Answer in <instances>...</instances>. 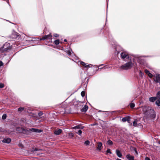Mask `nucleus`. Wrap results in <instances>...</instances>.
<instances>
[{"label":"nucleus","mask_w":160,"mask_h":160,"mask_svg":"<svg viewBox=\"0 0 160 160\" xmlns=\"http://www.w3.org/2000/svg\"><path fill=\"white\" fill-rule=\"evenodd\" d=\"M30 130L33 132H42V130H41L34 128L30 129Z\"/></svg>","instance_id":"obj_4"},{"label":"nucleus","mask_w":160,"mask_h":160,"mask_svg":"<svg viewBox=\"0 0 160 160\" xmlns=\"http://www.w3.org/2000/svg\"><path fill=\"white\" fill-rule=\"evenodd\" d=\"M140 72L141 73H141V71H140Z\"/></svg>","instance_id":"obj_41"},{"label":"nucleus","mask_w":160,"mask_h":160,"mask_svg":"<svg viewBox=\"0 0 160 160\" xmlns=\"http://www.w3.org/2000/svg\"><path fill=\"white\" fill-rule=\"evenodd\" d=\"M52 37V36L51 35H50V34L48 35H46L43 38V39H47L48 38H51Z\"/></svg>","instance_id":"obj_14"},{"label":"nucleus","mask_w":160,"mask_h":160,"mask_svg":"<svg viewBox=\"0 0 160 160\" xmlns=\"http://www.w3.org/2000/svg\"><path fill=\"white\" fill-rule=\"evenodd\" d=\"M116 159V160H122L121 159L118 158H117Z\"/></svg>","instance_id":"obj_38"},{"label":"nucleus","mask_w":160,"mask_h":160,"mask_svg":"<svg viewBox=\"0 0 160 160\" xmlns=\"http://www.w3.org/2000/svg\"><path fill=\"white\" fill-rule=\"evenodd\" d=\"M157 99L156 97H151L149 98V100L150 102H153Z\"/></svg>","instance_id":"obj_12"},{"label":"nucleus","mask_w":160,"mask_h":160,"mask_svg":"<svg viewBox=\"0 0 160 160\" xmlns=\"http://www.w3.org/2000/svg\"><path fill=\"white\" fill-rule=\"evenodd\" d=\"M89 143L90 142L88 140L84 142V144L86 145H88L89 144Z\"/></svg>","instance_id":"obj_23"},{"label":"nucleus","mask_w":160,"mask_h":160,"mask_svg":"<svg viewBox=\"0 0 160 160\" xmlns=\"http://www.w3.org/2000/svg\"><path fill=\"white\" fill-rule=\"evenodd\" d=\"M108 143L109 145H112L113 144L112 142L110 140H109L108 141Z\"/></svg>","instance_id":"obj_19"},{"label":"nucleus","mask_w":160,"mask_h":160,"mask_svg":"<svg viewBox=\"0 0 160 160\" xmlns=\"http://www.w3.org/2000/svg\"><path fill=\"white\" fill-rule=\"evenodd\" d=\"M145 72L147 74H148V73H150V72H149V71L147 69H145Z\"/></svg>","instance_id":"obj_30"},{"label":"nucleus","mask_w":160,"mask_h":160,"mask_svg":"<svg viewBox=\"0 0 160 160\" xmlns=\"http://www.w3.org/2000/svg\"><path fill=\"white\" fill-rule=\"evenodd\" d=\"M121 57L123 59L128 58H129V56L128 54L126 52H122L121 54Z\"/></svg>","instance_id":"obj_3"},{"label":"nucleus","mask_w":160,"mask_h":160,"mask_svg":"<svg viewBox=\"0 0 160 160\" xmlns=\"http://www.w3.org/2000/svg\"><path fill=\"white\" fill-rule=\"evenodd\" d=\"M148 75L149 76V77L150 78H152V77H153L151 73H148Z\"/></svg>","instance_id":"obj_31"},{"label":"nucleus","mask_w":160,"mask_h":160,"mask_svg":"<svg viewBox=\"0 0 160 160\" xmlns=\"http://www.w3.org/2000/svg\"><path fill=\"white\" fill-rule=\"evenodd\" d=\"M4 87V84L2 83H0V88H2Z\"/></svg>","instance_id":"obj_32"},{"label":"nucleus","mask_w":160,"mask_h":160,"mask_svg":"<svg viewBox=\"0 0 160 160\" xmlns=\"http://www.w3.org/2000/svg\"><path fill=\"white\" fill-rule=\"evenodd\" d=\"M134 150H135V152H136V154H137H137H138V153H137V151H136V148H135V149H134Z\"/></svg>","instance_id":"obj_37"},{"label":"nucleus","mask_w":160,"mask_h":160,"mask_svg":"<svg viewBox=\"0 0 160 160\" xmlns=\"http://www.w3.org/2000/svg\"><path fill=\"white\" fill-rule=\"evenodd\" d=\"M66 52L69 55H71V53L70 51L69 50L67 51Z\"/></svg>","instance_id":"obj_28"},{"label":"nucleus","mask_w":160,"mask_h":160,"mask_svg":"<svg viewBox=\"0 0 160 160\" xmlns=\"http://www.w3.org/2000/svg\"><path fill=\"white\" fill-rule=\"evenodd\" d=\"M133 64L131 61L122 65L120 68V69L123 70H127L130 69L132 67Z\"/></svg>","instance_id":"obj_2"},{"label":"nucleus","mask_w":160,"mask_h":160,"mask_svg":"<svg viewBox=\"0 0 160 160\" xmlns=\"http://www.w3.org/2000/svg\"><path fill=\"white\" fill-rule=\"evenodd\" d=\"M116 152L117 156L119 158H121L122 156V155L120 152V151L118 150L117 149L116 150Z\"/></svg>","instance_id":"obj_6"},{"label":"nucleus","mask_w":160,"mask_h":160,"mask_svg":"<svg viewBox=\"0 0 160 160\" xmlns=\"http://www.w3.org/2000/svg\"><path fill=\"white\" fill-rule=\"evenodd\" d=\"M122 121L123 122H129L130 120V118L129 117H126L123 118H122Z\"/></svg>","instance_id":"obj_11"},{"label":"nucleus","mask_w":160,"mask_h":160,"mask_svg":"<svg viewBox=\"0 0 160 160\" xmlns=\"http://www.w3.org/2000/svg\"><path fill=\"white\" fill-rule=\"evenodd\" d=\"M109 153L110 154H112V152H111L110 151V149H108L107 150V153H106V154H107V153Z\"/></svg>","instance_id":"obj_26"},{"label":"nucleus","mask_w":160,"mask_h":160,"mask_svg":"<svg viewBox=\"0 0 160 160\" xmlns=\"http://www.w3.org/2000/svg\"><path fill=\"white\" fill-rule=\"evenodd\" d=\"M142 108L143 113L144 114V117L146 118H154L156 117L155 112L154 109L150 107L143 106Z\"/></svg>","instance_id":"obj_1"},{"label":"nucleus","mask_w":160,"mask_h":160,"mask_svg":"<svg viewBox=\"0 0 160 160\" xmlns=\"http://www.w3.org/2000/svg\"><path fill=\"white\" fill-rule=\"evenodd\" d=\"M98 147L97 148V149L98 150H101L102 149V144L101 142H99L98 143Z\"/></svg>","instance_id":"obj_7"},{"label":"nucleus","mask_w":160,"mask_h":160,"mask_svg":"<svg viewBox=\"0 0 160 160\" xmlns=\"http://www.w3.org/2000/svg\"><path fill=\"white\" fill-rule=\"evenodd\" d=\"M88 107L87 105H85L84 106L83 108L81 110V111L82 112H85L88 110Z\"/></svg>","instance_id":"obj_9"},{"label":"nucleus","mask_w":160,"mask_h":160,"mask_svg":"<svg viewBox=\"0 0 160 160\" xmlns=\"http://www.w3.org/2000/svg\"><path fill=\"white\" fill-rule=\"evenodd\" d=\"M145 160H151L149 158L146 157L145 158Z\"/></svg>","instance_id":"obj_36"},{"label":"nucleus","mask_w":160,"mask_h":160,"mask_svg":"<svg viewBox=\"0 0 160 160\" xmlns=\"http://www.w3.org/2000/svg\"><path fill=\"white\" fill-rule=\"evenodd\" d=\"M3 65V62L1 61H0V66H2Z\"/></svg>","instance_id":"obj_34"},{"label":"nucleus","mask_w":160,"mask_h":160,"mask_svg":"<svg viewBox=\"0 0 160 160\" xmlns=\"http://www.w3.org/2000/svg\"><path fill=\"white\" fill-rule=\"evenodd\" d=\"M55 44L56 45H58L59 44V40H57L55 41H54Z\"/></svg>","instance_id":"obj_21"},{"label":"nucleus","mask_w":160,"mask_h":160,"mask_svg":"<svg viewBox=\"0 0 160 160\" xmlns=\"http://www.w3.org/2000/svg\"><path fill=\"white\" fill-rule=\"evenodd\" d=\"M127 158L129 160H134V157L133 156L130 155H127L126 156Z\"/></svg>","instance_id":"obj_10"},{"label":"nucleus","mask_w":160,"mask_h":160,"mask_svg":"<svg viewBox=\"0 0 160 160\" xmlns=\"http://www.w3.org/2000/svg\"><path fill=\"white\" fill-rule=\"evenodd\" d=\"M157 98H158L160 100V91L158 92L157 94Z\"/></svg>","instance_id":"obj_16"},{"label":"nucleus","mask_w":160,"mask_h":160,"mask_svg":"<svg viewBox=\"0 0 160 160\" xmlns=\"http://www.w3.org/2000/svg\"><path fill=\"white\" fill-rule=\"evenodd\" d=\"M156 104L158 106H160V100H158L155 102Z\"/></svg>","instance_id":"obj_17"},{"label":"nucleus","mask_w":160,"mask_h":160,"mask_svg":"<svg viewBox=\"0 0 160 160\" xmlns=\"http://www.w3.org/2000/svg\"><path fill=\"white\" fill-rule=\"evenodd\" d=\"M54 37H58V36H59L58 35V34H56V33L54 34Z\"/></svg>","instance_id":"obj_35"},{"label":"nucleus","mask_w":160,"mask_h":160,"mask_svg":"<svg viewBox=\"0 0 160 160\" xmlns=\"http://www.w3.org/2000/svg\"><path fill=\"white\" fill-rule=\"evenodd\" d=\"M69 135L70 137H73L74 136L73 134L72 133H69Z\"/></svg>","instance_id":"obj_29"},{"label":"nucleus","mask_w":160,"mask_h":160,"mask_svg":"<svg viewBox=\"0 0 160 160\" xmlns=\"http://www.w3.org/2000/svg\"><path fill=\"white\" fill-rule=\"evenodd\" d=\"M84 127L82 126L81 125H78L77 126L74 127L72 128V129H82Z\"/></svg>","instance_id":"obj_8"},{"label":"nucleus","mask_w":160,"mask_h":160,"mask_svg":"<svg viewBox=\"0 0 160 160\" xmlns=\"http://www.w3.org/2000/svg\"><path fill=\"white\" fill-rule=\"evenodd\" d=\"M62 130L60 129L58 130H56L54 131V134L56 135H59L62 132Z\"/></svg>","instance_id":"obj_13"},{"label":"nucleus","mask_w":160,"mask_h":160,"mask_svg":"<svg viewBox=\"0 0 160 160\" xmlns=\"http://www.w3.org/2000/svg\"><path fill=\"white\" fill-rule=\"evenodd\" d=\"M42 114H43V113L42 112H40L38 113V115L40 117L41 116H42Z\"/></svg>","instance_id":"obj_33"},{"label":"nucleus","mask_w":160,"mask_h":160,"mask_svg":"<svg viewBox=\"0 0 160 160\" xmlns=\"http://www.w3.org/2000/svg\"><path fill=\"white\" fill-rule=\"evenodd\" d=\"M64 41L65 42H66V41H67V40H66V39H64Z\"/></svg>","instance_id":"obj_39"},{"label":"nucleus","mask_w":160,"mask_h":160,"mask_svg":"<svg viewBox=\"0 0 160 160\" xmlns=\"http://www.w3.org/2000/svg\"><path fill=\"white\" fill-rule=\"evenodd\" d=\"M37 150H38L36 148H35V150L34 151H37Z\"/></svg>","instance_id":"obj_40"},{"label":"nucleus","mask_w":160,"mask_h":160,"mask_svg":"<svg viewBox=\"0 0 160 160\" xmlns=\"http://www.w3.org/2000/svg\"><path fill=\"white\" fill-rule=\"evenodd\" d=\"M11 141V139L9 138H5L2 141L3 142L8 143H10Z\"/></svg>","instance_id":"obj_5"},{"label":"nucleus","mask_w":160,"mask_h":160,"mask_svg":"<svg viewBox=\"0 0 160 160\" xmlns=\"http://www.w3.org/2000/svg\"><path fill=\"white\" fill-rule=\"evenodd\" d=\"M6 117H7L6 114H4L2 116V119H5L6 118Z\"/></svg>","instance_id":"obj_22"},{"label":"nucleus","mask_w":160,"mask_h":160,"mask_svg":"<svg viewBox=\"0 0 160 160\" xmlns=\"http://www.w3.org/2000/svg\"><path fill=\"white\" fill-rule=\"evenodd\" d=\"M81 95L82 97H84L85 95V92L84 91H82L81 92Z\"/></svg>","instance_id":"obj_24"},{"label":"nucleus","mask_w":160,"mask_h":160,"mask_svg":"<svg viewBox=\"0 0 160 160\" xmlns=\"http://www.w3.org/2000/svg\"><path fill=\"white\" fill-rule=\"evenodd\" d=\"M133 125L134 126L136 127L137 126V123L136 121H134L133 122Z\"/></svg>","instance_id":"obj_25"},{"label":"nucleus","mask_w":160,"mask_h":160,"mask_svg":"<svg viewBox=\"0 0 160 160\" xmlns=\"http://www.w3.org/2000/svg\"><path fill=\"white\" fill-rule=\"evenodd\" d=\"M130 107L132 108H133L135 106V104L134 103H131L130 104Z\"/></svg>","instance_id":"obj_20"},{"label":"nucleus","mask_w":160,"mask_h":160,"mask_svg":"<svg viewBox=\"0 0 160 160\" xmlns=\"http://www.w3.org/2000/svg\"><path fill=\"white\" fill-rule=\"evenodd\" d=\"M24 109V108L22 107H20L18 109V110L19 111H22Z\"/></svg>","instance_id":"obj_27"},{"label":"nucleus","mask_w":160,"mask_h":160,"mask_svg":"<svg viewBox=\"0 0 160 160\" xmlns=\"http://www.w3.org/2000/svg\"><path fill=\"white\" fill-rule=\"evenodd\" d=\"M82 131L81 130H79L78 132H76V133L78 134L79 135H81L82 133Z\"/></svg>","instance_id":"obj_18"},{"label":"nucleus","mask_w":160,"mask_h":160,"mask_svg":"<svg viewBox=\"0 0 160 160\" xmlns=\"http://www.w3.org/2000/svg\"><path fill=\"white\" fill-rule=\"evenodd\" d=\"M81 64L82 65L84 66L86 68H88L89 67V66L85 62H81Z\"/></svg>","instance_id":"obj_15"}]
</instances>
